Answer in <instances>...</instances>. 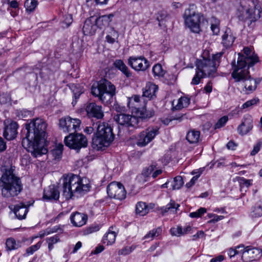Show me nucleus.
<instances>
[{"label":"nucleus","instance_id":"obj_1","mask_svg":"<svg viewBox=\"0 0 262 262\" xmlns=\"http://www.w3.org/2000/svg\"><path fill=\"white\" fill-rule=\"evenodd\" d=\"M47 123L42 119L36 118L26 125L27 133L21 142L23 146L34 157L46 154L44 147Z\"/></svg>","mask_w":262,"mask_h":262},{"label":"nucleus","instance_id":"obj_2","mask_svg":"<svg viewBox=\"0 0 262 262\" xmlns=\"http://www.w3.org/2000/svg\"><path fill=\"white\" fill-rule=\"evenodd\" d=\"M90 189L86 180L80 176L70 174L63 177L62 184V194L66 200H69L73 196H81Z\"/></svg>","mask_w":262,"mask_h":262},{"label":"nucleus","instance_id":"obj_3","mask_svg":"<svg viewBox=\"0 0 262 262\" xmlns=\"http://www.w3.org/2000/svg\"><path fill=\"white\" fill-rule=\"evenodd\" d=\"M20 179L11 169H6L0 178V191L2 197L9 199L18 195L23 190Z\"/></svg>","mask_w":262,"mask_h":262},{"label":"nucleus","instance_id":"obj_4","mask_svg":"<svg viewBox=\"0 0 262 262\" xmlns=\"http://www.w3.org/2000/svg\"><path fill=\"white\" fill-rule=\"evenodd\" d=\"M95 128L97 132L92 139V146L97 150H103L114 140L113 129L107 123L100 121L95 124Z\"/></svg>","mask_w":262,"mask_h":262},{"label":"nucleus","instance_id":"obj_5","mask_svg":"<svg viewBox=\"0 0 262 262\" xmlns=\"http://www.w3.org/2000/svg\"><path fill=\"white\" fill-rule=\"evenodd\" d=\"M91 93L103 103H111L113 96L116 93V88L114 85L105 79L100 80L97 85H93L91 88Z\"/></svg>","mask_w":262,"mask_h":262},{"label":"nucleus","instance_id":"obj_6","mask_svg":"<svg viewBox=\"0 0 262 262\" xmlns=\"http://www.w3.org/2000/svg\"><path fill=\"white\" fill-rule=\"evenodd\" d=\"M223 53L221 52L212 55V58H205L197 59L196 61V68L200 71L205 77H215L217 71V68L220 63V60Z\"/></svg>","mask_w":262,"mask_h":262},{"label":"nucleus","instance_id":"obj_7","mask_svg":"<svg viewBox=\"0 0 262 262\" xmlns=\"http://www.w3.org/2000/svg\"><path fill=\"white\" fill-rule=\"evenodd\" d=\"M250 3L254 5L250 0H243L240 2L236 12V15L240 20L245 21L249 20L251 23L260 18L259 10H254L253 6L250 7Z\"/></svg>","mask_w":262,"mask_h":262},{"label":"nucleus","instance_id":"obj_8","mask_svg":"<svg viewBox=\"0 0 262 262\" xmlns=\"http://www.w3.org/2000/svg\"><path fill=\"white\" fill-rule=\"evenodd\" d=\"M185 23L192 32L199 33L200 31V24L204 21V16L201 13H195L192 8L185 10L184 14Z\"/></svg>","mask_w":262,"mask_h":262},{"label":"nucleus","instance_id":"obj_9","mask_svg":"<svg viewBox=\"0 0 262 262\" xmlns=\"http://www.w3.org/2000/svg\"><path fill=\"white\" fill-rule=\"evenodd\" d=\"M251 66H249L248 63H244V61L241 59L237 60L236 64L234 60L232 62V67L233 71L231 73L232 77L235 82L243 81L250 78L248 69Z\"/></svg>","mask_w":262,"mask_h":262},{"label":"nucleus","instance_id":"obj_10","mask_svg":"<svg viewBox=\"0 0 262 262\" xmlns=\"http://www.w3.org/2000/svg\"><path fill=\"white\" fill-rule=\"evenodd\" d=\"M64 143L70 148L79 150L82 147H86L88 140L86 137L82 134L70 133L64 138Z\"/></svg>","mask_w":262,"mask_h":262},{"label":"nucleus","instance_id":"obj_11","mask_svg":"<svg viewBox=\"0 0 262 262\" xmlns=\"http://www.w3.org/2000/svg\"><path fill=\"white\" fill-rule=\"evenodd\" d=\"M159 133V128L149 126L141 132L137 138V145L144 147L150 143Z\"/></svg>","mask_w":262,"mask_h":262},{"label":"nucleus","instance_id":"obj_12","mask_svg":"<svg viewBox=\"0 0 262 262\" xmlns=\"http://www.w3.org/2000/svg\"><path fill=\"white\" fill-rule=\"evenodd\" d=\"M81 121L79 119L72 118L70 116L61 118L59 120L60 128L64 133H75L80 130Z\"/></svg>","mask_w":262,"mask_h":262},{"label":"nucleus","instance_id":"obj_13","mask_svg":"<svg viewBox=\"0 0 262 262\" xmlns=\"http://www.w3.org/2000/svg\"><path fill=\"white\" fill-rule=\"evenodd\" d=\"M107 193L111 198L122 200L126 198V191L120 183L113 182L107 186Z\"/></svg>","mask_w":262,"mask_h":262},{"label":"nucleus","instance_id":"obj_14","mask_svg":"<svg viewBox=\"0 0 262 262\" xmlns=\"http://www.w3.org/2000/svg\"><path fill=\"white\" fill-rule=\"evenodd\" d=\"M242 258L245 262H251L259 260L262 256V249L259 248L247 246L241 249Z\"/></svg>","mask_w":262,"mask_h":262},{"label":"nucleus","instance_id":"obj_15","mask_svg":"<svg viewBox=\"0 0 262 262\" xmlns=\"http://www.w3.org/2000/svg\"><path fill=\"white\" fill-rule=\"evenodd\" d=\"M4 125V138L7 140H13L17 134L18 124L15 121L7 119L5 121Z\"/></svg>","mask_w":262,"mask_h":262},{"label":"nucleus","instance_id":"obj_16","mask_svg":"<svg viewBox=\"0 0 262 262\" xmlns=\"http://www.w3.org/2000/svg\"><path fill=\"white\" fill-rule=\"evenodd\" d=\"M115 121L119 124L127 127H138L139 119L136 117L120 113L115 116Z\"/></svg>","mask_w":262,"mask_h":262},{"label":"nucleus","instance_id":"obj_17","mask_svg":"<svg viewBox=\"0 0 262 262\" xmlns=\"http://www.w3.org/2000/svg\"><path fill=\"white\" fill-rule=\"evenodd\" d=\"M243 54L238 53V57L237 60L242 59L244 63H248L249 66H253L258 62V57L255 54L254 52L250 48L245 47L243 49Z\"/></svg>","mask_w":262,"mask_h":262},{"label":"nucleus","instance_id":"obj_18","mask_svg":"<svg viewBox=\"0 0 262 262\" xmlns=\"http://www.w3.org/2000/svg\"><path fill=\"white\" fill-rule=\"evenodd\" d=\"M128 64L137 71H145L149 66L148 60L143 56L130 57L128 59Z\"/></svg>","mask_w":262,"mask_h":262},{"label":"nucleus","instance_id":"obj_19","mask_svg":"<svg viewBox=\"0 0 262 262\" xmlns=\"http://www.w3.org/2000/svg\"><path fill=\"white\" fill-rule=\"evenodd\" d=\"M85 111L90 118L101 119L104 116L101 106L98 105L94 102L88 103L86 106Z\"/></svg>","mask_w":262,"mask_h":262},{"label":"nucleus","instance_id":"obj_20","mask_svg":"<svg viewBox=\"0 0 262 262\" xmlns=\"http://www.w3.org/2000/svg\"><path fill=\"white\" fill-rule=\"evenodd\" d=\"M253 128V120L250 116H245L241 124L237 128L238 133L241 136L247 135Z\"/></svg>","mask_w":262,"mask_h":262},{"label":"nucleus","instance_id":"obj_21","mask_svg":"<svg viewBox=\"0 0 262 262\" xmlns=\"http://www.w3.org/2000/svg\"><path fill=\"white\" fill-rule=\"evenodd\" d=\"M70 221L74 226L81 227L86 224L88 221V215L76 211L71 214Z\"/></svg>","mask_w":262,"mask_h":262},{"label":"nucleus","instance_id":"obj_22","mask_svg":"<svg viewBox=\"0 0 262 262\" xmlns=\"http://www.w3.org/2000/svg\"><path fill=\"white\" fill-rule=\"evenodd\" d=\"M59 191L54 185L49 186L44 190L43 199L47 201L57 200L59 198Z\"/></svg>","mask_w":262,"mask_h":262},{"label":"nucleus","instance_id":"obj_23","mask_svg":"<svg viewBox=\"0 0 262 262\" xmlns=\"http://www.w3.org/2000/svg\"><path fill=\"white\" fill-rule=\"evenodd\" d=\"M158 87L155 84L151 82L146 83L144 88L143 89V97L147 98L148 100L154 99L156 97V93Z\"/></svg>","mask_w":262,"mask_h":262},{"label":"nucleus","instance_id":"obj_24","mask_svg":"<svg viewBox=\"0 0 262 262\" xmlns=\"http://www.w3.org/2000/svg\"><path fill=\"white\" fill-rule=\"evenodd\" d=\"M222 43L223 46L226 48L232 46L235 39V36L229 28H227L225 31L222 36Z\"/></svg>","mask_w":262,"mask_h":262},{"label":"nucleus","instance_id":"obj_25","mask_svg":"<svg viewBox=\"0 0 262 262\" xmlns=\"http://www.w3.org/2000/svg\"><path fill=\"white\" fill-rule=\"evenodd\" d=\"M13 212L18 219L23 220L26 218L28 208L24 204L20 203L14 206Z\"/></svg>","mask_w":262,"mask_h":262},{"label":"nucleus","instance_id":"obj_26","mask_svg":"<svg viewBox=\"0 0 262 262\" xmlns=\"http://www.w3.org/2000/svg\"><path fill=\"white\" fill-rule=\"evenodd\" d=\"M114 17V14L113 13L103 15L97 18L95 23L98 27L102 28L103 27L108 26Z\"/></svg>","mask_w":262,"mask_h":262},{"label":"nucleus","instance_id":"obj_27","mask_svg":"<svg viewBox=\"0 0 262 262\" xmlns=\"http://www.w3.org/2000/svg\"><path fill=\"white\" fill-rule=\"evenodd\" d=\"M97 25L94 24L91 18L86 19L83 27V32L85 35H93L95 34L97 30Z\"/></svg>","mask_w":262,"mask_h":262},{"label":"nucleus","instance_id":"obj_28","mask_svg":"<svg viewBox=\"0 0 262 262\" xmlns=\"http://www.w3.org/2000/svg\"><path fill=\"white\" fill-rule=\"evenodd\" d=\"M180 207V205L176 203L174 201L170 200V202L165 206L160 208V210L162 215H165L166 213H176Z\"/></svg>","mask_w":262,"mask_h":262},{"label":"nucleus","instance_id":"obj_29","mask_svg":"<svg viewBox=\"0 0 262 262\" xmlns=\"http://www.w3.org/2000/svg\"><path fill=\"white\" fill-rule=\"evenodd\" d=\"M142 100L144 103H145L146 101L144 97H143V96L141 97L139 96L135 95L134 96L128 98L127 102L128 106L130 108L132 109L133 112L141 106L140 103Z\"/></svg>","mask_w":262,"mask_h":262},{"label":"nucleus","instance_id":"obj_30","mask_svg":"<svg viewBox=\"0 0 262 262\" xmlns=\"http://www.w3.org/2000/svg\"><path fill=\"white\" fill-rule=\"evenodd\" d=\"M137 116V118L141 119H147L151 118L154 115V111L153 110H147L144 106L143 107H139L138 108L133 111Z\"/></svg>","mask_w":262,"mask_h":262},{"label":"nucleus","instance_id":"obj_31","mask_svg":"<svg viewBox=\"0 0 262 262\" xmlns=\"http://www.w3.org/2000/svg\"><path fill=\"white\" fill-rule=\"evenodd\" d=\"M243 82H245V89L246 93L249 94L255 90L257 85L259 83L260 81L250 77L247 79V80H244Z\"/></svg>","mask_w":262,"mask_h":262},{"label":"nucleus","instance_id":"obj_32","mask_svg":"<svg viewBox=\"0 0 262 262\" xmlns=\"http://www.w3.org/2000/svg\"><path fill=\"white\" fill-rule=\"evenodd\" d=\"M114 66L116 68L119 70L127 77L131 76L132 74L128 70L127 67L125 64L123 60L121 59H117L114 62Z\"/></svg>","mask_w":262,"mask_h":262},{"label":"nucleus","instance_id":"obj_33","mask_svg":"<svg viewBox=\"0 0 262 262\" xmlns=\"http://www.w3.org/2000/svg\"><path fill=\"white\" fill-rule=\"evenodd\" d=\"M200 132L195 130H190L187 134L186 139L190 144L197 143L200 140Z\"/></svg>","mask_w":262,"mask_h":262},{"label":"nucleus","instance_id":"obj_34","mask_svg":"<svg viewBox=\"0 0 262 262\" xmlns=\"http://www.w3.org/2000/svg\"><path fill=\"white\" fill-rule=\"evenodd\" d=\"M117 234L115 232L111 231L110 229L108 231L105 233L103 237L102 242L107 245H110L115 243Z\"/></svg>","mask_w":262,"mask_h":262},{"label":"nucleus","instance_id":"obj_35","mask_svg":"<svg viewBox=\"0 0 262 262\" xmlns=\"http://www.w3.org/2000/svg\"><path fill=\"white\" fill-rule=\"evenodd\" d=\"M149 207L145 203L142 202H138L136 207V212L137 214L144 216L148 213Z\"/></svg>","mask_w":262,"mask_h":262},{"label":"nucleus","instance_id":"obj_36","mask_svg":"<svg viewBox=\"0 0 262 262\" xmlns=\"http://www.w3.org/2000/svg\"><path fill=\"white\" fill-rule=\"evenodd\" d=\"M6 245L7 250L11 251L20 247L21 243L19 241L16 242L15 239L12 237H9L6 240Z\"/></svg>","mask_w":262,"mask_h":262},{"label":"nucleus","instance_id":"obj_37","mask_svg":"<svg viewBox=\"0 0 262 262\" xmlns=\"http://www.w3.org/2000/svg\"><path fill=\"white\" fill-rule=\"evenodd\" d=\"M250 214L253 217H259L262 216V201L257 202L252 208Z\"/></svg>","mask_w":262,"mask_h":262},{"label":"nucleus","instance_id":"obj_38","mask_svg":"<svg viewBox=\"0 0 262 262\" xmlns=\"http://www.w3.org/2000/svg\"><path fill=\"white\" fill-rule=\"evenodd\" d=\"M111 32L105 37L106 41L110 43L113 44L116 41V39L119 37V34L113 27L111 28Z\"/></svg>","mask_w":262,"mask_h":262},{"label":"nucleus","instance_id":"obj_39","mask_svg":"<svg viewBox=\"0 0 262 262\" xmlns=\"http://www.w3.org/2000/svg\"><path fill=\"white\" fill-rule=\"evenodd\" d=\"M152 73L155 76L162 77L165 74V71L163 69L162 65L160 63L156 64L152 67Z\"/></svg>","mask_w":262,"mask_h":262},{"label":"nucleus","instance_id":"obj_40","mask_svg":"<svg viewBox=\"0 0 262 262\" xmlns=\"http://www.w3.org/2000/svg\"><path fill=\"white\" fill-rule=\"evenodd\" d=\"M220 20L215 17L211 18V29L214 35H217L220 32Z\"/></svg>","mask_w":262,"mask_h":262},{"label":"nucleus","instance_id":"obj_41","mask_svg":"<svg viewBox=\"0 0 262 262\" xmlns=\"http://www.w3.org/2000/svg\"><path fill=\"white\" fill-rule=\"evenodd\" d=\"M37 5V0H26L24 5L27 12H32L34 11Z\"/></svg>","mask_w":262,"mask_h":262},{"label":"nucleus","instance_id":"obj_42","mask_svg":"<svg viewBox=\"0 0 262 262\" xmlns=\"http://www.w3.org/2000/svg\"><path fill=\"white\" fill-rule=\"evenodd\" d=\"M46 241L48 244V249L49 251H51L54 248V244L60 241L59 236L56 234L52 237L47 238Z\"/></svg>","mask_w":262,"mask_h":262},{"label":"nucleus","instance_id":"obj_43","mask_svg":"<svg viewBox=\"0 0 262 262\" xmlns=\"http://www.w3.org/2000/svg\"><path fill=\"white\" fill-rule=\"evenodd\" d=\"M162 232V229L160 227H158L156 229H154L152 230H150L147 234H146L144 238L148 239L150 238L152 239L158 236Z\"/></svg>","mask_w":262,"mask_h":262},{"label":"nucleus","instance_id":"obj_44","mask_svg":"<svg viewBox=\"0 0 262 262\" xmlns=\"http://www.w3.org/2000/svg\"><path fill=\"white\" fill-rule=\"evenodd\" d=\"M183 180L182 177L177 176L172 182L171 186L173 190L179 189L183 184Z\"/></svg>","mask_w":262,"mask_h":262},{"label":"nucleus","instance_id":"obj_45","mask_svg":"<svg viewBox=\"0 0 262 262\" xmlns=\"http://www.w3.org/2000/svg\"><path fill=\"white\" fill-rule=\"evenodd\" d=\"M63 145L59 144L55 148L51 150L52 154L55 159H60L61 157L63 150Z\"/></svg>","mask_w":262,"mask_h":262},{"label":"nucleus","instance_id":"obj_46","mask_svg":"<svg viewBox=\"0 0 262 262\" xmlns=\"http://www.w3.org/2000/svg\"><path fill=\"white\" fill-rule=\"evenodd\" d=\"M196 72L194 76L192 79V81L191 82L192 85H196L198 84L201 79L205 77L204 74L200 72V71L198 70L196 68L195 69Z\"/></svg>","mask_w":262,"mask_h":262},{"label":"nucleus","instance_id":"obj_47","mask_svg":"<svg viewBox=\"0 0 262 262\" xmlns=\"http://www.w3.org/2000/svg\"><path fill=\"white\" fill-rule=\"evenodd\" d=\"M41 243V242H38L35 245L28 247L26 250V254H27V255L33 254L35 251L38 250L40 248Z\"/></svg>","mask_w":262,"mask_h":262},{"label":"nucleus","instance_id":"obj_48","mask_svg":"<svg viewBox=\"0 0 262 262\" xmlns=\"http://www.w3.org/2000/svg\"><path fill=\"white\" fill-rule=\"evenodd\" d=\"M239 186L241 188L244 187L248 188L252 185V180H247L244 177H240L238 180Z\"/></svg>","mask_w":262,"mask_h":262},{"label":"nucleus","instance_id":"obj_49","mask_svg":"<svg viewBox=\"0 0 262 262\" xmlns=\"http://www.w3.org/2000/svg\"><path fill=\"white\" fill-rule=\"evenodd\" d=\"M228 120V117L227 116H224L221 117L214 125V129H220L225 125Z\"/></svg>","mask_w":262,"mask_h":262},{"label":"nucleus","instance_id":"obj_50","mask_svg":"<svg viewBox=\"0 0 262 262\" xmlns=\"http://www.w3.org/2000/svg\"><path fill=\"white\" fill-rule=\"evenodd\" d=\"M189 104V100L185 97H182L178 100V104L176 108L177 110H180L183 107H187Z\"/></svg>","mask_w":262,"mask_h":262},{"label":"nucleus","instance_id":"obj_51","mask_svg":"<svg viewBox=\"0 0 262 262\" xmlns=\"http://www.w3.org/2000/svg\"><path fill=\"white\" fill-rule=\"evenodd\" d=\"M3 3L9 5V8L15 10L19 9V3L17 0H3Z\"/></svg>","mask_w":262,"mask_h":262},{"label":"nucleus","instance_id":"obj_52","mask_svg":"<svg viewBox=\"0 0 262 262\" xmlns=\"http://www.w3.org/2000/svg\"><path fill=\"white\" fill-rule=\"evenodd\" d=\"M100 229V226L98 224H93L86 228L84 231V234H89L97 232Z\"/></svg>","mask_w":262,"mask_h":262},{"label":"nucleus","instance_id":"obj_53","mask_svg":"<svg viewBox=\"0 0 262 262\" xmlns=\"http://www.w3.org/2000/svg\"><path fill=\"white\" fill-rule=\"evenodd\" d=\"M170 233L173 236L178 237L183 235L182 227L180 226H178L176 227H173L170 229Z\"/></svg>","mask_w":262,"mask_h":262},{"label":"nucleus","instance_id":"obj_54","mask_svg":"<svg viewBox=\"0 0 262 262\" xmlns=\"http://www.w3.org/2000/svg\"><path fill=\"white\" fill-rule=\"evenodd\" d=\"M259 101L258 98H253L245 102L242 106V109L249 108L254 105L256 104Z\"/></svg>","mask_w":262,"mask_h":262},{"label":"nucleus","instance_id":"obj_55","mask_svg":"<svg viewBox=\"0 0 262 262\" xmlns=\"http://www.w3.org/2000/svg\"><path fill=\"white\" fill-rule=\"evenodd\" d=\"M243 248V246H237L236 249L230 248L228 252V254L229 256L231 258L234 256L235 255L238 254L239 253L242 252L239 249H242Z\"/></svg>","mask_w":262,"mask_h":262},{"label":"nucleus","instance_id":"obj_56","mask_svg":"<svg viewBox=\"0 0 262 262\" xmlns=\"http://www.w3.org/2000/svg\"><path fill=\"white\" fill-rule=\"evenodd\" d=\"M73 22V16L71 14H66L64 16L63 23L66 24V27H69Z\"/></svg>","mask_w":262,"mask_h":262},{"label":"nucleus","instance_id":"obj_57","mask_svg":"<svg viewBox=\"0 0 262 262\" xmlns=\"http://www.w3.org/2000/svg\"><path fill=\"white\" fill-rule=\"evenodd\" d=\"M262 147V142L258 141L253 147V150L251 151L250 155L254 156L257 154Z\"/></svg>","mask_w":262,"mask_h":262},{"label":"nucleus","instance_id":"obj_58","mask_svg":"<svg viewBox=\"0 0 262 262\" xmlns=\"http://www.w3.org/2000/svg\"><path fill=\"white\" fill-rule=\"evenodd\" d=\"M132 250L131 247H125L118 251V254L126 255L131 253Z\"/></svg>","mask_w":262,"mask_h":262},{"label":"nucleus","instance_id":"obj_59","mask_svg":"<svg viewBox=\"0 0 262 262\" xmlns=\"http://www.w3.org/2000/svg\"><path fill=\"white\" fill-rule=\"evenodd\" d=\"M57 231V229L54 227L52 229H47L46 231H41L39 233L40 237H42L47 235L50 233H52Z\"/></svg>","mask_w":262,"mask_h":262},{"label":"nucleus","instance_id":"obj_60","mask_svg":"<svg viewBox=\"0 0 262 262\" xmlns=\"http://www.w3.org/2000/svg\"><path fill=\"white\" fill-rule=\"evenodd\" d=\"M200 176V173H199L198 175H196L195 176H193L192 179L190 180V181L187 183L186 184V186L188 188L191 187L192 186H193L196 181L198 180V178Z\"/></svg>","mask_w":262,"mask_h":262},{"label":"nucleus","instance_id":"obj_61","mask_svg":"<svg viewBox=\"0 0 262 262\" xmlns=\"http://www.w3.org/2000/svg\"><path fill=\"white\" fill-rule=\"evenodd\" d=\"M204 232L202 231H198L197 233L192 236V241H196L200 238H202L205 236Z\"/></svg>","mask_w":262,"mask_h":262},{"label":"nucleus","instance_id":"obj_62","mask_svg":"<svg viewBox=\"0 0 262 262\" xmlns=\"http://www.w3.org/2000/svg\"><path fill=\"white\" fill-rule=\"evenodd\" d=\"M224 216L223 215H218L214 214V216L213 219H211L208 222L209 223H215L217 222L218 221L223 219Z\"/></svg>","mask_w":262,"mask_h":262},{"label":"nucleus","instance_id":"obj_63","mask_svg":"<svg viewBox=\"0 0 262 262\" xmlns=\"http://www.w3.org/2000/svg\"><path fill=\"white\" fill-rule=\"evenodd\" d=\"M204 90L206 93H210L212 92V86L210 82L207 83L204 88Z\"/></svg>","mask_w":262,"mask_h":262},{"label":"nucleus","instance_id":"obj_64","mask_svg":"<svg viewBox=\"0 0 262 262\" xmlns=\"http://www.w3.org/2000/svg\"><path fill=\"white\" fill-rule=\"evenodd\" d=\"M224 259V257L223 255H220L215 258H213L210 260V262H221Z\"/></svg>","mask_w":262,"mask_h":262}]
</instances>
